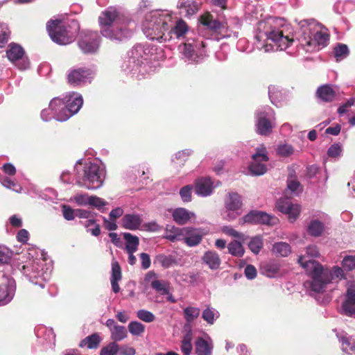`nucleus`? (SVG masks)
<instances>
[{
  "instance_id": "nucleus-1",
  "label": "nucleus",
  "mask_w": 355,
  "mask_h": 355,
  "mask_svg": "<svg viewBox=\"0 0 355 355\" xmlns=\"http://www.w3.org/2000/svg\"><path fill=\"white\" fill-rule=\"evenodd\" d=\"M281 18L269 17L259 21L254 27L256 46L268 53L276 49H286L293 42L289 27L283 24Z\"/></svg>"
},
{
  "instance_id": "nucleus-2",
  "label": "nucleus",
  "mask_w": 355,
  "mask_h": 355,
  "mask_svg": "<svg viewBox=\"0 0 355 355\" xmlns=\"http://www.w3.org/2000/svg\"><path fill=\"white\" fill-rule=\"evenodd\" d=\"M100 32L103 37L121 42L133 34L135 23L121 8L110 6L98 17Z\"/></svg>"
},
{
  "instance_id": "nucleus-3",
  "label": "nucleus",
  "mask_w": 355,
  "mask_h": 355,
  "mask_svg": "<svg viewBox=\"0 0 355 355\" xmlns=\"http://www.w3.org/2000/svg\"><path fill=\"white\" fill-rule=\"evenodd\" d=\"M162 51L150 44H137L128 52L121 69L126 74L144 76L148 72V66L157 61L162 56Z\"/></svg>"
},
{
  "instance_id": "nucleus-4",
  "label": "nucleus",
  "mask_w": 355,
  "mask_h": 355,
  "mask_svg": "<svg viewBox=\"0 0 355 355\" xmlns=\"http://www.w3.org/2000/svg\"><path fill=\"white\" fill-rule=\"evenodd\" d=\"M299 262L311 277V280L304 282V286L315 293L324 292L327 285L334 280L341 279L344 277L343 270L340 267L335 266L332 270H329L327 268H324L318 261L306 260L304 257H301Z\"/></svg>"
},
{
  "instance_id": "nucleus-5",
  "label": "nucleus",
  "mask_w": 355,
  "mask_h": 355,
  "mask_svg": "<svg viewBox=\"0 0 355 355\" xmlns=\"http://www.w3.org/2000/svg\"><path fill=\"white\" fill-rule=\"evenodd\" d=\"M175 20V15L167 10L151 11L146 16L143 23V32L150 40L165 42L171 40L168 33L170 26Z\"/></svg>"
},
{
  "instance_id": "nucleus-6",
  "label": "nucleus",
  "mask_w": 355,
  "mask_h": 355,
  "mask_svg": "<svg viewBox=\"0 0 355 355\" xmlns=\"http://www.w3.org/2000/svg\"><path fill=\"white\" fill-rule=\"evenodd\" d=\"M37 254L34 248L29 249L21 254L19 270L23 275L31 283L38 285L41 288L45 287L46 282L51 276V270L48 268L44 270V261L35 258Z\"/></svg>"
},
{
  "instance_id": "nucleus-7",
  "label": "nucleus",
  "mask_w": 355,
  "mask_h": 355,
  "mask_svg": "<svg viewBox=\"0 0 355 355\" xmlns=\"http://www.w3.org/2000/svg\"><path fill=\"white\" fill-rule=\"evenodd\" d=\"M74 170L76 182L79 186L90 190L98 189L103 186L105 178V168L98 161L85 162L83 165L82 160L79 159Z\"/></svg>"
},
{
  "instance_id": "nucleus-8",
  "label": "nucleus",
  "mask_w": 355,
  "mask_h": 355,
  "mask_svg": "<svg viewBox=\"0 0 355 355\" xmlns=\"http://www.w3.org/2000/svg\"><path fill=\"white\" fill-rule=\"evenodd\" d=\"M46 30L54 42L60 45H67L75 40L80 26L78 21L75 19L67 22L59 19L50 20L46 24Z\"/></svg>"
},
{
  "instance_id": "nucleus-9",
  "label": "nucleus",
  "mask_w": 355,
  "mask_h": 355,
  "mask_svg": "<svg viewBox=\"0 0 355 355\" xmlns=\"http://www.w3.org/2000/svg\"><path fill=\"white\" fill-rule=\"evenodd\" d=\"M83 104L81 94L76 92L67 93L63 98L56 97L51 100V106H58L60 112L56 115V121L64 122L78 113Z\"/></svg>"
},
{
  "instance_id": "nucleus-10",
  "label": "nucleus",
  "mask_w": 355,
  "mask_h": 355,
  "mask_svg": "<svg viewBox=\"0 0 355 355\" xmlns=\"http://www.w3.org/2000/svg\"><path fill=\"white\" fill-rule=\"evenodd\" d=\"M206 43L202 40H193L187 41L183 45L180 46V50L182 53L185 62L189 64H198L206 56Z\"/></svg>"
},
{
  "instance_id": "nucleus-11",
  "label": "nucleus",
  "mask_w": 355,
  "mask_h": 355,
  "mask_svg": "<svg viewBox=\"0 0 355 355\" xmlns=\"http://www.w3.org/2000/svg\"><path fill=\"white\" fill-rule=\"evenodd\" d=\"M101 37L97 31L82 30L78 37V46L84 54H96L100 48Z\"/></svg>"
},
{
  "instance_id": "nucleus-12",
  "label": "nucleus",
  "mask_w": 355,
  "mask_h": 355,
  "mask_svg": "<svg viewBox=\"0 0 355 355\" xmlns=\"http://www.w3.org/2000/svg\"><path fill=\"white\" fill-rule=\"evenodd\" d=\"M8 60L19 70L24 71L30 67V61L25 54V51L19 44L12 42L6 50Z\"/></svg>"
},
{
  "instance_id": "nucleus-13",
  "label": "nucleus",
  "mask_w": 355,
  "mask_h": 355,
  "mask_svg": "<svg viewBox=\"0 0 355 355\" xmlns=\"http://www.w3.org/2000/svg\"><path fill=\"white\" fill-rule=\"evenodd\" d=\"M257 132L261 135H268L272 130L270 119L275 116L274 110L269 106H264L258 109L256 112Z\"/></svg>"
},
{
  "instance_id": "nucleus-14",
  "label": "nucleus",
  "mask_w": 355,
  "mask_h": 355,
  "mask_svg": "<svg viewBox=\"0 0 355 355\" xmlns=\"http://www.w3.org/2000/svg\"><path fill=\"white\" fill-rule=\"evenodd\" d=\"M297 40L301 46L304 49L306 45H310L313 34L320 28V24L315 19H304L297 22Z\"/></svg>"
},
{
  "instance_id": "nucleus-15",
  "label": "nucleus",
  "mask_w": 355,
  "mask_h": 355,
  "mask_svg": "<svg viewBox=\"0 0 355 355\" xmlns=\"http://www.w3.org/2000/svg\"><path fill=\"white\" fill-rule=\"evenodd\" d=\"M252 162L248 166L249 173L252 175H262L267 171L266 163L269 158L268 152L263 146L256 148V153L252 155Z\"/></svg>"
},
{
  "instance_id": "nucleus-16",
  "label": "nucleus",
  "mask_w": 355,
  "mask_h": 355,
  "mask_svg": "<svg viewBox=\"0 0 355 355\" xmlns=\"http://www.w3.org/2000/svg\"><path fill=\"white\" fill-rule=\"evenodd\" d=\"M200 24L216 35V38L229 37L227 23L215 18L213 15L206 13L200 17Z\"/></svg>"
},
{
  "instance_id": "nucleus-17",
  "label": "nucleus",
  "mask_w": 355,
  "mask_h": 355,
  "mask_svg": "<svg viewBox=\"0 0 355 355\" xmlns=\"http://www.w3.org/2000/svg\"><path fill=\"white\" fill-rule=\"evenodd\" d=\"M242 205L241 196L239 193H228L225 200V211L223 214V218L227 220L236 219L241 214Z\"/></svg>"
},
{
  "instance_id": "nucleus-18",
  "label": "nucleus",
  "mask_w": 355,
  "mask_h": 355,
  "mask_svg": "<svg viewBox=\"0 0 355 355\" xmlns=\"http://www.w3.org/2000/svg\"><path fill=\"white\" fill-rule=\"evenodd\" d=\"M277 221V218L266 212L258 210H252L242 218H239V223L241 225L245 224H261L273 225Z\"/></svg>"
},
{
  "instance_id": "nucleus-19",
  "label": "nucleus",
  "mask_w": 355,
  "mask_h": 355,
  "mask_svg": "<svg viewBox=\"0 0 355 355\" xmlns=\"http://www.w3.org/2000/svg\"><path fill=\"white\" fill-rule=\"evenodd\" d=\"M16 291L15 279L3 275L0 284V306L8 304L13 299Z\"/></svg>"
},
{
  "instance_id": "nucleus-20",
  "label": "nucleus",
  "mask_w": 355,
  "mask_h": 355,
  "mask_svg": "<svg viewBox=\"0 0 355 355\" xmlns=\"http://www.w3.org/2000/svg\"><path fill=\"white\" fill-rule=\"evenodd\" d=\"M97 214L90 211L77 209L76 217L85 219L80 221L81 224L87 229V232H89L92 236H98L101 234L100 225L96 223L95 216Z\"/></svg>"
},
{
  "instance_id": "nucleus-21",
  "label": "nucleus",
  "mask_w": 355,
  "mask_h": 355,
  "mask_svg": "<svg viewBox=\"0 0 355 355\" xmlns=\"http://www.w3.org/2000/svg\"><path fill=\"white\" fill-rule=\"evenodd\" d=\"M329 220V216L325 213H320L316 218L310 220L307 225V233L314 237H319L325 231L326 225Z\"/></svg>"
},
{
  "instance_id": "nucleus-22",
  "label": "nucleus",
  "mask_w": 355,
  "mask_h": 355,
  "mask_svg": "<svg viewBox=\"0 0 355 355\" xmlns=\"http://www.w3.org/2000/svg\"><path fill=\"white\" fill-rule=\"evenodd\" d=\"M277 209L282 213L288 216L291 222H294L300 213V206L293 204L288 198H280L276 202Z\"/></svg>"
},
{
  "instance_id": "nucleus-23",
  "label": "nucleus",
  "mask_w": 355,
  "mask_h": 355,
  "mask_svg": "<svg viewBox=\"0 0 355 355\" xmlns=\"http://www.w3.org/2000/svg\"><path fill=\"white\" fill-rule=\"evenodd\" d=\"M90 78L91 71L85 68L72 69L67 75L68 83L73 87L82 86L90 82Z\"/></svg>"
},
{
  "instance_id": "nucleus-24",
  "label": "nucleus",
  "mask_w": 355,
  "mask_h": 355,
  "mask_svg": "<svg viewBox=\"0 0 355 355\" xmlns=\"http://www.w3.org/2000/svg\"><path fill=\"white\" fill-rule=\"evenodd\" d=\"M329 40V35L327 30L320 24V28H317V31L313 34L311 38L310 45H306L304 48L306 52H311L320 48H323L327 45Z\"/></svg>"
},
{
  "instance_id": "nucleus-25",
  "label": "nucleus",
  "mask_w": 355,
  "mask_h": 355,
  "mask_svg": "<svg viewBox=\"0 0 355 355\" xmlns=\"http://www.w3.org/2000/svg\"><path fill=\"white\" fill-rule=\"evenodd\" d=\"M220 184L219 181L214 182L209 177L198 178L195 182V193L201 197L209 196Z\"/></svg>"
},
{
  "instance_id": "nucleus-26",
  "label": "nucleus",
  "mask_w": 355,
  "mask_h": 355,
  "mask_svg": "<svg viewBox=\"0 0 355 355\" xmlns=\"http://www.w3.org/2000/svg\"><path fill=\"white\" fill-rule=\"evenodd\" d=\"M341 314L355 318V285L348 286L341 305Z\"/></svg>"
},
{
  "instance_id": "nucleus-27",
  "label": "nucleus",
  "mask_w": 355,
  "mask_h": 355,
  "mask_svg": "<svg viewBox=\"0 0 355 355\" xmlns=\"http://www.w3.org/2000/svg\"><path fill=\"white\" fill-rule=\"evenodd\" d=\"M205 235V232L202 228L187 227V231L182 241L189 247H196L201 243Z\"/></svg>"
},
{
  "instance_id": "nucleus-28",
  "label": "nucleus",
  "mask_w": 355,
  "mask_h": 355,
  "mask_svg": "<svg viewBox=\"0 0 355 355\" xmlns=\"http://www.w3.org/2000/svg\"><path fill=\"white\" fill-rule=\"evenodd\" d=\"M315 97L320 102L331 103L335 100L336 92L332 85H322L318 87L315 92Z\"/></svg>"
},
{
  "instance_id": "nucleus-29",
  "label": "nucleus",
  "mask_w": 355,
  "mask_h": 355,
  "mask_svg": "<svg viewBox=\"0 0 355 355\" xmlns=\"http://www.w3.org/2000/svg\"><path fill=\"white\" fill-rule=\"evenodd\" d=\"M186 231L187 227H178L172 225H167L163 237L173 243L182 241Z\"/></svg>"
},
{
  "instance_id": "nucleus-30",
  "label": "nucleus",
  "mask_w": 355,
  "mask_h": 355,
  "mask_svg": "<svg viewBox=\"0 0 355 355\" xmlns=\"http://www.w3.org/2000/svg\"><path fill=\"white\" fill-rule=\"evenodd\" d=\"M189 31V27L186 22L182 19H178L175 16V20L173 25L170 26L168 33L171 36V40L175 37L178 39L184 38Z\"/></svg>"
},
{
  "instance_id": "nucleus-31",
  "label": "nucleus",
  "mask_w": 355,
  "mask_h": 355,
  "mask_svg": "<svg viewBox=\"0 0 355 355\" xmlns=\"http://www.w3.org/2000/svg\"><path fill=\"white\" fill-rule=\"evenodd\" d=\"M336 337L341 345L343 352L347 354H355V339L343 331L334 330Z\"/></svg>"
},
{
  "instance_id": "nucleus-32",
  "label": "nucleus",
  "mask_w": 355,
  "mask_h": 355,
  "mask_svg": "<svg viewBox=\"0 0 355 355\" xmlns=\"http://www.w3.org/2000/svg\"><path fill=\"white\" fill-rule=\"evenodd\" d=\"M214 345L211 339L207 336V339L199 337L195 342L196 355H211Z\"/></svg>"
},
{
  "instance_id": "nucleus-33",
  "label": "nucleus",
  "mask_w": 355,
  "mask_h": 355,
  "mask_svg": "<svg viewBox=\"0 0 355 355\" xmlns=\"http://www.w3.org/2000/svg\"><path fill=\"white\" fill-rule=\"evenodd\" d=\"M141 222V216L138 214H126L121 219L122 226L125 229L130 230H137L139 229Z\"/></svg>"
},
{
  "instance_id": "nucleus-34",
  "label": "nucleus",
  "mask_w": 355,
  "mask_h": 355,
  "mask_svg": "<svg viewBox=\"0 0 355 355\" xmlns=\"http://www.w3.org/2000/svg\"><path fill=\"white\" fill-rule=\"evenodd\" d=\"M173 220L178 225L187 224L192 218H195V214L185 208H177L172 213Z\"/></svg>"
},
{
  "instance_id": "nucleus-35",
  "label": "nucleus",
  "mask_w": 355,
  "mask_h": 355,
  "mask_svg": "<svg viewBox=\"0 0 355 355\" xmlns=\"http://www.w3.org/2000/svg\"><path fill=\"white\" fill-rule=\"evenodd\" d=\"M202 261L211 270H217L221 263L219 255L216 252L211 250L205 252L202 257Z\"/></svg>"
},
{
  "instance_id": "nucleus-36",
  "label": "nucleus",
  "mask_w": 355,
  "mask_h": 355,
  "mask_svg": "<svg viewBox=\"0 0 355 355\" xmlns=\"http://www.w3.org/2000/svg\"><path fill=\"white\" fill-rule=\"evenodd\" d=\"M121 269L116 261L112 263V273H111V286L112 290L114 293H117L120 291V287L118 282L121 279Z\"/></svg>"
},
{
  "instance_id": "nucleus-37",
  "label": "nucleus",
  "mask_w": 355,
  "mask_h": 355,
  "mask_svg": "<svg viewBox=\"0 0 355 355\" xmlns=\"http://www.w3.org/2000/svg\"><path fill=\"white\" fill-rule=\"evenodd\" d=\"M200 3L193 0H179L178 2V8L184 9L187 15H194L200 8Z\"/></svg>"
},
{
  "instance_id": "nucleus-38",
  "label": "nucleus",
  "mask_w": 355,
  "mask_h": 355,
  "mask_svg": "<svg viewBox=\"0 0 355 355\" xmlns=\"http://www.w3.org/2000/svg\"><path fill=\"white\" fill-rule=\"evenodd\" d=\"M155 261L164 268H169L178 264L175 257L172 254H157L155 257Z\"/></svg>"
},
{
  "instance_id": "nucleus-39",
  "label": "nucleus",
  "mask_w": 355,
  "mask_h": 355,
  "mask_svg": "<svg viewBox=\"0 0 355 355\" xmlns=\"http://www.w3.org/2000/svg\"><path fill=\"white\" fill-rule=\"evenodd\" d=\"M123 238L126 241L125 250L127 252H135L139 244V238L130 233H123Z\"/></svg>"
},
{
  "instance_id": "nucleus-40",
  "label": "nucleus",
  "mask_w": 355,
  "mask_h": 355,
  "mask_svg": "<svg viewBox=\"0 0 355 355\" xmlns=\"http://www.w3.org/2000/svg\"><path fill=\"white\" fill-rule=\"evenodd\" d=\"M272 251L277 256L285 257L291 254V248L286 242H277L273 244Z\"/></svg>"
},
{
  "instance_id": "nucleus-41",
  "label": "nucleus",
  "mask_w": 355,
  "mask_h": 355,
  "mask_svg": "<svg viewBox=\"0 0 355 355\" xmlns=\"http://www.w3.org/2000/svg\"><path fill=\"white\" fill-rule=\"evenodd\" d=\"M101 339L98 334H93L80 342L79 346L81 347H87L89 349H96L98 347Z\"/></svg>"
},
{
  "instance_id": "nucleus-42",
  "label": "nucleus",
  "mask_w": 355,
  "mask_h": 355,
  "mask_svg": "<svg viewBox=\"0 0 355 355\" xmlns=\"http://www.w3.org/2000/svg\"><path fill=\"white\" fill-rule=\"evenodd\" d=\"M219 316V312L216 309L210 306H207L202 313V319L209 324H213Z\"/></svg>"
},
{
  "instance_id": "nucleus-43",
  "label": "nucleus",
  "mask_w": 355,
  "mask_h": 355,
  "mask_svg": "<svg viewBox=\"0 0 355 355\" xmlns=\"http://www.w3.org/2000/svg\"><path fill=\"white\" fill-rule=\"evenodd\" d=\"M110 334L111 339L116 343V342L125 339L128 336L125 327L121 325L114 327V328L112 329V331L110 332Z\"/></svg>"
},
{
  "instance_id": "nucleus-44",
  "label": "nucleus",
  "mask_w": 355,
  "mask_h": 355,
  "mask_svg": "<svg viewBox=\"0 0 355 355\" xmlns=\"http://www.w3.org/2000/svg\"><path fill=\"white\" fill-rule=\"evenodd\" d=\"M268 96L271 103L276 106H278V104L281 103L283 99L282 92L279 88L273 85L268 87Z\"/></svg>"
},
{
  "instance_id": "nucleus-45",
  "label": "nucleus",
  "mask_w": 355,
  "mask_h": 355,
  "mask_svg": "<svg viewBox=\"0 0 355 355\" xmlns=\"http://www.w3.org/2000/svg\"><path fill=\"white\" fill-rule=\"evenodd\" d=\"M58 112H60L58 107H51L50 103L49 108H46L42 110L41 118L44 121H49L52 119H55L56 120V115Z\"/></svg>"
},
{
  "instance_id": "nucleus-46",
  "label": "nucleus",
  "mask_w": 355,
  "mask_h": 355,
  "mask_svg": "<svg viewBox=\"0 0 355 355\" xmlns=\"http://www.w3.org/2000/svg\"><path fill=\"white\" fill-rule=\"evenodd\" d=\"M200 310L197 307L187 306L183 310L184 317L187 322H191L198 318L200 315Z\"/></svg>"
},
{
  "instance_id": "nucleus-47",
  "label": "nucleus",
  "mask_w": 355,
  "mask_h": 355,
  "mask_svg": "<svg viewBox=\"0 0 355 355\" xmlns=\"http://www.w3.org/2000/svg\"><path fill=\"white\" fill-rule=\"evenodd\" d=\"M227 248L229 253L235 257H241L245 252L242 244L237 241L230 242L227 245Z\"/></svg>"
},
{
  "instance_id": "nucleus-48",
  "label": "nucleus",
  "mask_w": 355,
  "mask_h": 355,
  "mask_svg": "<svg viewBox=\"0 0 355 355\" xmlns=\"http://www.w3.org/2000/svg\"><path fill=\"white\" fill-rule=\"evenodd\" d=\"M263 242L261 236H256L252 237L249 243L248 247L250 250L254 254H258L263 248Z\"/></svg>"
},
{
  "instance_id": "nucleus-49",
  "label": "nucleus",
  "mask_w": 355,
  "mask_h": 355,
  "mask_svg": "<svg viewBox=\"0 0 355 355\" xmlns=\"http://www.w3.org/2000/svg\"><path fill=\"white\" fill-rule=\"evenodd\" d=\"M193 150L191 149H184L177 152L172 157V162L177 163H184L192 155Z\"/></svg>"
},
{
  "instance_id": "nucleus-50",
  "label": "nucleus",
  "mask_w": 355,
  "mask_h": 355,
  "mask_svg": "<svg viewBox=\"0 0 355 355\" xmlns=\"http://www.w3.org/2000/svg\"><path fill=\"white\" fill-rule=\"evenodd\" d=\"M151 287L162 295L169 293V286L167 282L154 279L150 283Z\"/></svg>"
},
{
  "instance_id": "nucleus-51",
  "label": "nucleus",
  "mask_w": 355,
  "mask_h": 355,
  "mask_svg": "<svg viewBox=\"0 0 355 355\" xmlns=\"http://www.w3.org/2000/svg\"><path fill=\"white\" fill-rule=\"evenodd\" d=\"M130 333L136 336H141L145 331V326L139 322L132 321L128 324Z\"/></svg>"
},
{
  "instance_id": "nucleus-52",
  "label": "nucleus",
  "mask_w": 355,
  "mask_h": 355,
  "mask_svg": "<svg viewBox=\"0 0 355 355\" xmlns=\"http://www.w3.org/2000/svg\"><path fill=\"white\" fill-rule=\"evenodd\" d=\"M12 256V252L5 245H0V265L9 263Z\"/></svg>"
},
{
  "instance_id": "nucleus-53",
  "label": "nucleus",
  "mask_w": 355,
  "mask_h": 355,
  "mask_svg": "<svg viewBox=\"0 0 355 355\" xmlns=\"http://www.w3.org/2000/svg\"><path fill=\"white\" fill-rule=\"evenodd\" d=\"M0 182L4 187L12 189L15 192L19 193L21 191V187L19 185L6 176H0Z\"/></svg>"
},
{
  "instance_id": "nucleus-54",
  "label": "nucleus",
  "mask_w": 355,
  "mask_h": 355,
  "mask_svg": "<svg viewBox=\"0 0 355 355\" xmlns=\"http://www.w3.org/2000/svg\"><path fill=\"white\" fill-rule=\"evenodd\" d=\"M319 254H320L317 246L315 245H310L306 248V254L300 256L298 260L301 257H304L306 260L315 261V260H313V259L318 257ZM298 263H300L299 261Z\"/></svg>"
},
{
  "instance_id": "nucleus-55",
  "label": "nucleus",
  "mask_w": 355,
  "mask_h": 355,
  "mask_svg": "<svg viewBox=\"0 0 355 355\" xmlns=\"http://www.w3.org/2000/svg\"><path fill=\"white\" fill-rule=\"evenodd\" d=\"M10 33L7 24H0V48H3L8 42Z\"/></svg>"
},
{
  "instance_id": "nucleus-56",
  "label": "nucleus",
  "mask_w": 355,
  "mask_h": 355,
  "mask_svg": "<svg viewBox=\"0 0 355 355\" xmlns=\"http://www.w3.org/2000/svg\"><path fill=\"white\" fill-rule=\"evenodd\" d=\"M137 318L145 322H152L155 320V315L146 309H140L137 312Z\"/></svg>"
},
{
  "instance_id": "nucleus-57",
  "label": "nucleus",
  "mask_w": 355,
  "mask_h": 355,
  "mask_svg": "<svg viewBox=\"0 0 355 355\" xmlns=\"http://www.w3.org/2000/svg\"><path fill=\"white\" fill-rule=\"evenodd\" d=\"M118 352L119 345L115 342H112L101 349L100 355H116Z\"/></svg>"
},
{
  "instance_id": "nucleus-58",
  "label": "nucleus",
  "mask_w": 355,
  "mask_h": 355,
  "mask_svg": "<svg viewBox=\"0 0 355 355\" xmlns=\"http://www.w3.org/2000/svg\"><path fill=\"white\" fill-rule=\"evenodd\" d=\"M294 153L293 147L290 144H281L277 148V153L282 157H288Z\"/></svg>"
},
{
  "instance_id": "nucleus-59",
  "label": "nucleus",
  "mask_w": 355,
  "mask_h": 355,
  "mask_svg": "<svg viewBox=\"0 0 355 355\" xmlns=\"http://www.w3.org/2000/svg\"><path fill=\"white\" fill-rule=\"evenodd\" d=\"M349 54V49L346 44H338L334 48V55L337 59L345 58Z\"/></svg>"
},
{
  "instance_id": "nucleus-60",
  "label": "nucleus",
  "mask_w": 355,
  "mask_h": 355,
  "mask_svg": "<svg viewBox=\"0 0 355 355\" xmlns=\"http://www.w3.org/2000/svg\"><path fill=\"white\" fill-rule=\"evenodd\" d=\"M193 186L186 185L183 187L180 191V195L183 202H189L191 200Z\"/></svg>"
},
{
  "instance_id": "nucleus-61",
  "label": "nucleus",
  "mask_w": 355,
  "mask_h": 355,
  "mask_svg": "<svg viewBox=\"0 0 355 355\" xmlns=\"http://www.w3.org/2000/svg\"><path fill=\"white\" fill-rule=\"evenodd\" d=\"M342 153V146L338 143L332 144L327 150V155L330 157H337L340 155Z\"/></svg>"
},
{
  "instance_id": "nucleus-62",
  "label": "nucleus",
  "mask_w": 355,
  "mask_h": 355,
  "mask_svg": "<svg viewBox=\"0 0 355 355\" xmlns=\"http://www.w3.org/2000/svg\"><path fill=\"white\" fill-rule=\"evenodd\" d=\"M107 205V202L103 199L96 196H90L89 205L95 207L97 209H101Z\"/></svg>"
},
{
  "instance_id": "nucleus-63",
  "label": "nucleus",
  "mask_w": 355,
  "mask_h": 355,
  "mask_svg": "<svg viewBox=\"0 0 355 355\" xmlns=\"http://www.w3.org/2000/svg\"><path fill=\"white\" fill-rule=\"evenodd\" d=\"M343 267L347 270H352L355 268V257L346 256L342 261Z\"/></svg>"
},
{
  "instance_id": "nucleus-64",
  "label": "nucleus",
  "mask_w": 355,
  "mask_h": 355,
  "mask_svg": "<svg viewBox=\"0 0 355 355\" xmlns=\"http://www.w3.org/2000/svg\"><path fill=\"white\" fill-rule=\"evenodd\" d=\"M265 272L269 277H272L279 272V266L275 263H269L264 266Z\"/></svg>"
}]
</instances>
